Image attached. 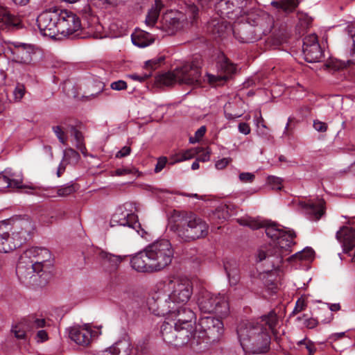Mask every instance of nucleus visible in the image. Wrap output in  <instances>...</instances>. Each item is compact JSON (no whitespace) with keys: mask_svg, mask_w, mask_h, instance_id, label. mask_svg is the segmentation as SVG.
<instances>
[{"mask_svg":"<svg viewBox=\"0 0 355 355\" xmlns=\"http://www.w3.org/2000/svg\"><path fill=\"white\" fill-rule=\"evenodd\" d=\"M279 320L274 311L253 321L241 322L236 329L243 349L250 354H263L270 350V334H277Z\"/></svg>","mask_w":355,"mask_h":355,"instance_id":"f257e3e1","label":"nucleus"},{"mask_svg":"<svg viewBox=\"0 0 355 355\" xmlns=\"http://www.w3.org/2000/svg\"><path fill=\"white\" fill-rule=\"evenodd\" d=\"M157 293L148 302L149 309L156 315L164 316L174 311L175 306L184 305L193 294V284L187 278L171 277L157 284Z\"/></svg>","mask_w":355,"mask_h":355,"instance_id":"f03ea898","label":"nucleus"},{"mask_svg":"<svg viewBox=\"0 0 355 355\" xmlns=\"http://www.w3.org/2000/svg\"><path fill=\"white\" fill-rule=\"evenodd\" d=\"M51 257V252L45 248L31 247L25 250L16 268L19 280L40 286L45 285L49 277L46 268Z\"/></svg>","mask_w":355,"mask_h":355,"instance_id":"7ed1b4c3","label":"nucleus"},{"mask_svg":"<svg viewBox=\"0 0 355 355\" xmlns=\"http://www.w3.org/2000/svg\"><path fill=\"white\" fill-rule=\"evenodd\" d=\"M174 249L168 239H158L135 254L130 259L132 268L140 272H159L168 266Z\"/></svg>","mask_w":355,"mask_h":355,"instance_id":"20e7f679","label":"nucleus"},{"mask_svg":"<svg viewBox=\"0 0 355 355\" xmlns=\"http://www.w3.org/2000/svg\"><path fill=\"white\" fill-rule=\"evenodd\" d=\"M171 230L180 241L188 243L206 237L209 232V225L195 214L189 213L176 220Z\"/></svg>","mask_w":355,"mask_h":355,"instance_id":"39448f33","label":"nucleus"},{"mask_svg":"<svg viewBox=\"0 0 355 355\" xmlns=\"http://www.w3.org/2000/svg\"><path fill=\"white\" fill-rule=\"evenodd\" d=\"M198 329L193 326L191 329L187 325L171 324L164 322L161 327V334L163 340L175 347H180L188 343L192 347L195 343L199 344L198 340H196Z\"/></svg>","mask_w":355,"mask_h":355,"instance_id":"423d86ee","label":"nucleus"},{"mask_svg":"<svg viewBox=\"0 0 355 355\" xmlns=\"http://www.w3.org/2000/svg\"><path fill=\"white\" fill-rule=\"evenodd\" d=\"M296 236L294 232L285 230L274 243L267 249H260L258 252L259 261L270 259L272 266H278L282 262L283 257L290 253L291 247L295 244L293 239Z\"/></svg>","mask_w":355,"mask_h":355,"instance_id":"0eeeda50","label":"nucleus"},{"mask_svg":"<svg viewBox=\"0 0 355 355\" xmlns=\"http://www.w3.org/2000/svg\"><path fill=\"white\" fill-rule=\"evenodd\" d=\"M197 303L200 311L205 313H216L220 318L227 317L230 313L227 297L220 293L202 290L199 292Z\"/></svg>","mask_w":355,"mask_h":355,"instance_id":"6e6552de","label":"nucleus"},{"mask_svg":"<svg viewBox=\"0 0 355 355\" xmlns=\"http://www.w3.org/2000/svg\"><path fill=\"white\" fill-rule=\"evenodd\" d=\"M128 205V204H125L123 207H120L116 209L110 220V226H128L135 229L142 238L147 239L148 233L141 227L140 224L137 221V216L128 211L126 207Z\"/></svg>","mask_w":355,"mask_h":355,"instance_id":"1a4fd4ad","label":"nucleus"},{"mask_svg":"<svg viewBox=\"0 0 355 355\" xmlns=\"http://www.w3.org/2000/svg\"><path fill=\"white\" fill-rule=\"evenodd\" d=\"M199 329L198 332V338L207 337V338L215 341L218 340L223 334V323L216 318L211 316H205L200 318L198 322Z\"/></svg>","mask_w":355,"mask_h":355,"instance_id":"9d476101","label":"nucleus"},{"mask_svg":"<svg viewBox=\"0 0 355 355\" xmlns=\"http://www.w3.org/2000/svg\"><path fill=\"white\" fill-rule=\"evenodd\" d=\"M59 15L58 10H46L37 18V26L44 36L56 38L58 36Z\"/></svg>","mask_w":355,"mask_h":355,"instance_id":"9b49d317","label":"nucleus"},{"mask_svg":"<svg viewBox=\"0 0 355 355\" xmlns=\"http://www.w3.org/2000/svg\"><path fill=\"white\" fill-rule=\"evenodd\" d=\"M58 35L69 36L79 31L81 27L80 18L73 12L63 10L58 12Z\"/></svg>","mask_w":355,"mask_h":355,"instance_id":"f8f14e48","label":"nucleus"},{"mask_svg":"<svg viewBox=\"0 0 355 355\" xmlns=\"http://www.w3.org/2000/svg\"><path fill=\"white\" fill-rule=\"evenodd\" d=\"M232 31L235 38L241 43H252L260 39L252 20L248 19V15L246 21L235 22Z\"/></svg>","mask_w":355,"mask_h":355,"instance_id":"ddd939ff","label":"nucleus"},{"mask_svg":"<svg viewBox=\"0 0 355 355\" xmlns=\"http://www.w3.org/2000/svg\"><path fill=\"white\" fill-rule=\"evenodd\" d=\"M245 4V0H220L216 4L215 8L221 17H227L234 20L241 15Z\"/></svg>","mask_w":355,"mask_h":355,"instance_id":"4468645a","label":"nucleus"},{"mask_svg":"<svg viewBox=\"0 0 355 355\" xmlns=\"http://www.w3.org/2000/svg\"><path fill=\"white\" fill-rule=\"evenodd\" d=\"M179 84L195 85L200 82V68L194 63H186L175 69Z\"/></svg>","mask_w":355,"mask_h":355,"instance_id":"2eb2a0df","label":"nucleus"},{"mask_svg":"<svg viewBox=\"0 0 355 355\" xmlns=\"http://www.w3.org/2000/svg\"><path fill=\"white\" fill-rule=\"evenodd\" d=\"M95 334L96 331H93L87 324L73 326L69 329V338L77 345L83 347L88 346L91 343Z\"/></svg>","mask_w":355,"mask_h":355,"instance_id":"dca6fc26","label":"nucleus"},{"mask_svg":"<svg viewBox=\"0 0 355 355\" xmlns=\"http://www.w3.org/2000/svg\"><path fill=\"white\" fill-rule=\"evenodd\" d=\"M184 16L181 12L169 11L163 15L161 28L168 35H173L183 27Z\"/></svg>","mask_w":355,"mask_h":355,"instance_id":"f3484780","label":"nucleus"},{"mask_svg":"<svg viewBox=\"0 0 355 355\" xmlns=\"http://www.w3.org/2000/svg\"><path fill=\"white\" fill-rule=\"evenodd\" d=\"M248 19L252 20L257 33L259 34V38L262 35L269 33L274 26L273 18L266 12H261L260 14L252 12L248 14Z\"/></svg>","mask_w":355,"mask_h":355,"instance_id":"a211bd4d","label":"nucleus"},{"mask_svg":"<svg viewBox=\"0 0 355 355\" xmlns=\"http://www.w3.org/2000/svg\"><path fill=\"white\" fill-rule=\"evenodd\" d=\"M168 314L175 317V322L174 324H179V326L187 325V327L189 329L190 327V329L193 328V326H196V315L189 308L184 306H180V307L175 306L174 311H171Z\"/></svg>","mask_w":355,"mask_h":355,"instance_id":"6ab92c4d","label":"nucleus"},{"mask_svg":"<svg viewBox=\"0 0 355 355\" xmlns=\"http://www.w3.org/2000/svg\"><path fill=\"white\" fill-rule=\"evenodd\" d=\"M10 230H12V239H16L15 243H20V245L27 239L33 230V225L28 218L13 220V224Z\"/></svg>","mask_w":355,"mask_h":355,"instance_id":"aec40b11","label":"nucleus"},{"mask_svg":"<svg viewBox=\"0 0 355 355\" xmlns=\"http://www.w3.org/2000/svg\"><path fill=\"white\" fill-rule=\"evenodd\" d=\"M10 50L13 61L23 64H30L32 62L35 53L31 46L24 44L14 45Z\"/></svg>","mask_w":355,"mask_h":355,"instance_id":"412c9836","label":"nucleus"},{"mask_svg":"<svg viewBox=\"0 0 355 355\" xmlns=\"http://www.w3.org/2000/svg\"><path fill=\"white\" fill-rule=\"evenodd\" d=\"M10 225L0 222V252L8 253L20 246V243H15L10 237Z\"/></svg>","mask_w":355,"mask_h":355,"instance_id":"4be33fe9","label":"nucleus"},{"mask_svg":"<svg viewBox=\"0 0 355 355\" xmlns=\"http://www.w3.org/2000/svg\"><path fill=\"white\" fill-rule=\"evenodd\" d=\"M336 239L343 244L345 253H349L355 247V230L344 226L336 232Z\"/></svg>","mask_w":355,"mask_h":355,"instance_id":"5701e85b","label":"nucleus"},{"mask_svg":"<svg viewBox=\"0 0 355 355\" xmlns=\"http://www.w3.org/2000/svg\"><path fill=\"white\" fill-rule=\"evenodd\" d=\"M98 256L102 261L103 266L109 272L116 270L120 263L125 258V256L116 255L105 251L100 252Z\"/></svg>","mask_w":355,"mask_h":355,"instance_id":"b1692460","label":"nucleus"},{"mask_svg":"<svg viewBox=\"0 0 355 355\" xmlns=\"http://www.w3.org/2000/svg\"><path fill=\"white\" fill-rule=\"evenodd\" d=\"M218 69L224 73V75L209 76L210 82H218L220 80H226L229 76L236 71L235 65L225 57H223L218 63Z\"/></svg>","mask_w":355,"mask_h":355,"instance_id":"393cba45","label":"nucleus"},{"mask_svg":"<svg viewBox=\"0 0 355 355\" xmlns=\"http://www.w3.org/2000/svg\"><path fill=\"white\" fill-rule=\"evenodd\" d=\"M300 205L306 213L310 216V219L312 220H319L324 214V202L322 201L301 202Z\"/></svg>","mask_w":355,"mask_h":355,"instance_id":"a878e982","label":"nucleus"},{"mask_svg":"<svg viewBox=\"0 0 355 355\" xmlns=\"http://www.w3.org/2000/svg\"><path fill=\"white\" fill-rule=\"evenodd\" d=\"M0 23L8 28H17L20 26L21 20L11 14L7 8L0 6Z\"/></svg>","mask_w":355,"mask_h":355,"instance_id":"bb28decb","label":"nucleus"},{"mask_svg":"<svg viewBox=\"0 0 355 355\" xmlns=\"http://www.w3.org/2000/svg\"><path fill=\"white\" fill-rule=\"evenodd\" d=\"M304 59L308 62H318L322 60L323 53L320 44L304 47Z\"/></svg>","mask_w":355,"mask_h":355,"instance_id":"cd10ccee","label":"nucleus"},{"mask_svg":"<svg viewBox=\"0 0 355 355\" xmlns=\"http://www.w3.org/2000/svg\"><path fill=\"white\" fill-rule=\"evenodd\" d=\"M132 41L134 45L139 47H146L153 42L152 36L146 32L139 31L132 35Z\"/></svg>","mask_w":355,"mask_h":355,"instance_id":"c85d7f7f","label":"nucleus"},{"mask_svg":"<svg viewBox=\"0 0 355 355\" xmlns=\"http://www.w3.org/2000/svg\"><path fill=\"white\" fill-rule=\"evenodd\" d=\"M6 170L8 172L7 174L10 179L9 181L10 182L12 189H35V187L33 186H26L23 184V180L21 174H17L10 168H7Z\"/></svg>","mask_w":355,"mask_h":355,"instance_id":"c756f323","label":"nucleus"},{"mask_svg":"<svg viewBox=\"0 0 355 355\" xmlns=\"http://www.w3.org/2000/svg\"><path fill=\"white\" fill-rule=\"evenodd\" d=\"M112 347L114 354L116 353V355H129L132 351V345L126 339L117 341Z\"/></svg>","mask_w":355,"mask_h":355,"instance_id":"7c9ffc66","label":"nucleus"},{"mask_svg":"<svg viewBox=\"0 0 355 355\" xmlns=\"http://www.w3.org/2000/svg\"><path fill=\"white\" fill-rule=\"evenodd\" d=\"M297 0H280L279 1H272L271 5L277 8L282 9L286 13L293 12L298 6Z\"/></svg>","mask_w":355,"mask_h":355,"instance_id":"2f4dec72","label":"nucleus"},{"mask_svg":"<svg viewBox=\"0 0 355 355\" xmlns=\"http://www.w3.org/2000/svg\"><path fill=\"white\" fill-rule=\"evenodd\" d=\"M227 26L224 21L218 19H213L208 24V31L215 37H223Z\"/></svg>","mask_w":355,"mask_h":355,"instance_id":"473e14b6","label":"nucleus"},{"mask_svg":"<svg viewBox=\"0 0 355 355\" xmlns=\"http://www.w3.org/2000/svg\"><path fill=\"white\" fill-rule=\"evenodd\" d=\"M161 8V1L155 0V6L149 10L145 20L148 26H153L156 24Z\"/></svg>","mask_w":355,"mask_h":355,"instance_id":"72a5a7b5","label":"nucleus"},{"mask_svg":"<svg viewBox=\"0 0 355 355\" xmlns=\"http://www.w3.org/2000/svg\"><path fill=\"white\" fill-rule=\"evenodd\" d=\"M348 34L351 37V40L352 42V49L351 50V57L352 58L347 60L346 62H340L337 65V68H345L349 66L351 64H355V32L353 30L348 28Z\"/></svg>","mask_w":355,"mask_h":355,"instance_id":"f704fd0d","label":"nucleus"},{"mask_svg":"<svg viewBox=\"0 0 355 355\" xmlns=\"http://www.w3.org/2000/svg\"><path fill=\"white\" fill-rule=\"evenodd\" d=\"M263 227L266 228V234L268 237L273 240H277L285 230V229L279 228V225L276 224H267L266 223Z\"/></svg>","mask_w":355,"mask_h":355,"instance_id":"c9c22d12","label":"nucleus"},{"mask_svg":"<svg viewBox=\"0 0 355 355\" xmlns=\"http://www.w3.org/2000/svg\"><path fill=\"white\" fill-rule=\"evenodd\" d=\"M159 82L166 86H171L174 83H178L175 70L174 69L172 71H169L161 76L159 78Z\"/></svg>","mask_w":355,"mask_h":355,"instance_id":"e433bc0d","label":"nucleus"},{"mask_svg":"<svg viewBox=\"0 0 355 355\" xmlns=\"http://www.w3.org/2000/svg\"><path fill=\"white\" fill-rule=\"evenodd\" d=\"M78 187L77 184L73 183H69L60 187L57 190V194L60 197H66L74 193L78 190Z\"/></svg>","mask_w":355,"mask_h":355,"instance_id":"4c0bfd02","label":"nucleus"},{"mask_svg":"<svg viewBox=\"0 0 355 355\" xmlns=\"http://www.w3.org/2000/svg\"><path fill=\"white\" fill-rule=\"evenodd\" d=\"M198 153V151L194 148H191L189 150H187L185 151H183L182 153H180L179 154H177L175 156L174 161L172 162V164L177 163V162H181L187 159H190Z\"/></svg>","mask_w":355,"mask_h":355,"instance_id":"58836bf2","label":"nucleus"},{"mask_svg":"<svg viewBox=\"0 0 355 355\" xmlns=\"http://www.w3.org/2000/svg\"><path fill=\"white\" fill-rule=\"evenodd\" d=\"M239 223L245 226H248L252 230H258L261 227H263L265 226V222H261L257 219L253 218H241L238 220Z\"/></svg>","mask_w":355,"mask_h":355,"instance_id":"ea45409f","label":"nucleus"},{"mask_svg":"<svg viewBox=\"0 0 355 355\" xmlns=\"http://www.w3.org/2000/svg\"><path fill=\"white\" fill-rule=\"evenodd\" d=\"M313 255L314 251L311 248H307L292 255L289 260L293 261L297 259L300 260H309L313 257Z\"/></svg>","mask_w":355,"mask_h":355,"instance_id":"a19ab883","label":"nucleus"},{"mask_svg":"<svg viewBox=\"0 0 355 355\" xmlns=\"http://www.w3.org/2000/svg\"><path fill=\"white\" fill-rule=\"evenodd\" d=\"M80 158L79 153L72 148H68L64 152V161L69 164H75Z\"/></svg>","mask_w":355,"mask_h":355,"instance_id":"79ce46f5","label":"nucleus"},{"mask_svg":"<svg viewBox=\"0 0 355 355\" xmlns=\"http://www.w3.org/2000/svg\"><path fill=\"white\" fill-rule=\"evenodd\" d=\"M26 323V320H24L12 328V331L17 338L23 339L25 338L26 329H28L27 327L25 329V326H27Z\"/></svg>","mask_w":355,"mask_h":355,"instance_id":"37998d69","label":"nucleus"},{"mask_svg":"<svg viewBox=\"0 0 355 355\" xmlns=\"http://www.w3.org/2000/svg\"><path fill=\"white\" fill-rule=\"evenodd\" d=\"M27 328L31 329L42 328L46 326V320L44 318H37L34 316H31L26 321Z\"/></svg>","mask_w":355,"mask_h":355,"instance_id":"c03bdc74","label":"nucleus"},{"mask_svg":"<svg viewBox=\"0 0 355 355\" xmlns=\"http://www.w3.org/2000/svg\"><path fill=\"white\" fill-rule=\"evenodd\" d=\"M72 130L73 132L75 139L76 141L77 148H78L83 153H84V150H86V148L83 144V136L82 132L78 130L74 127L72 128Z\"/></svg>","mask_w":355,"mask_h":355,"instance_id":"a18cd8bd","label":"nucleus"},{"mask_svg":"<svg viewBox=\"0 0 355 355\" xmlns=\"http://www.w3.org/2000/svg\"><path fill=\"white\" fill-rule=\"evenodd\" d=\"M52 130L57 138L63 145H66L67 143V134L63 130L62 128L60 125L53 126Z\"/></svg>","mask_w":355,"mask_h":355,"instance_id":"49530a36","label":"nucleus"},{"mask_svg":"<svg viewBox=\"0 0 355 355\" xmlns=\"http://www.w3.org/2000/svg\"><path fill=\"white\" fill-rule=\"evenodd\" d=\"M297 17L299 19V26L303 31L306 29L312 22L311 17H309L306 14L297 13Z\"/></svg>","mask_w":355,"mask_h":355,"instance_id":"de8ad7c7","label":"nucleus"},{"mask_svg":"<svg viewBox=\"0 0 355 355\" xmlns=\"http://www.w3.org/2000/svg\"><path fill=\"white\" fill-rule=\"evenodd\" d=\"M25 87L23 84L17 83L14 91L13 96L15 101H20L21 99L24 97L25 94Z\"/></svg>","mask_w":355,"mask_h":355,"instance_id":"09e8293b","label":"nucleus"},{"mask_svg":"<svg viewBox=\"0 0 355 355\" xmlns=\"http://www.w3.org/2000/svg\"><path fill=\"white\" fill-rule=\"evenodd\" d=\"M306 306L307 304L305 300L303 297H300L296 301L295 306L292 312V314L295 315L300 313L306 309Z\"/></svg>","mask_w":355,"mask_h":355,"instance_id":"8fccbe9b","label":"nucleus"},{"mask_svg":"<svg viewBox=\"0 0 355 355\" xmlns=\"http://www.w3.org/2000/svg\"><path fill=\"white\" fill-rule=\"evenodd\" d=\"M8 172L4 170L0 173V187L1 188L7 189L12 188L9 178L8 176Z\"/></svg>","mask_w":355,"mask_h":355,"instance_id":"3c124183","label":"nucleus"},{"mask_svg":"<svg viewBox=\"0 0 355 355\" xmlns=\"http://www.w3.org/2000/svg\"><path fill=\"white\" fill-rule=\"evenodd\" d=\"M315 44H319L318 36L315 34H311L304 37L303 41V48L313 46Z\"/></svg>","mask_w":355,"mask_h":355,"instance_id":"603ef678","label":"nucleus"},{"mask_svg":"<svg viewBox=\"0 0 355 355\" xmlns=\"http://www.w3.org/2000/svg\"><path fill=\"white\" fill-rule=\"evenodd\" d=\"M164 58L160 57L159 58H153L152 60H148L145 63V67L147 69H150L151 70H154L157 69L159 64L163 62Z\"/></svg>","mask_w":355,"mask_h":355,"instance_id":"864d4df0","label":"nucleus"},{"mask_svg":"<svg viewBox=\"0 0 355 355\" xmlns=\"http://www.w3.org/2000/svg\"><path fill=\"white\" fill-rule=\"evenodd\" d=\"M268 182L272 187V189L279 190L282 189V179L275 176H269Z\"/></svg>","mask_w":355,"mask_h":355,"instance_id":"5fc2aeb1","label":"nucleus"},{"mask_svg":"<svg viewBox=\"0 0 355 355\" xmlns=\"http://www.w3.org/2000/svg\"><path fill=\"white\" fill-rule=\"evenodd\" d=\"M110 87L114 90L121 91L126 89L128 87V85L125 81L119 80L112 83L110 85Z\"/></svg>","mask_w":355,"mask_h":355,"instance_id":"6e6d98bb","label":"nucleus"},{"mask_svg":"<svg viewBox=\"0 0 355 355\" xmlns=\"http://www.w3.org/2000/svg\"><path fill=\"white\" fill-rule=\"evenodd\" d=\"M232 161V159L231 157H224L218 160L215 164V166L217 169L222 170L230 164Z\"/></svg>","mask_w":355,"mask_h":355,"instance_id":"4d7b16f0","label":"nucleus"},{"mask_svg":"<svg viewBox=\"0 0 355 355\" xmlns=\"http://www.w3.org/2000/svg\"><path fill=\"white\" fill-rule=\"evenodd\" d=\"M314 129L320 132H324L327 130L328 125L326 123L319 120H315L313 121Z\"/></svg>","mask_w":355,"mask_h":355,"instance_id":"13d9d810","label":"nucleus"},{"mask_svg":"<svg viewBox=\"0 0 355 355\" xmlns=\"http://www.w3.org/2000/svg\"><path fill=\"white\" fill-rule=\"evenodd\" d=\"M239 178L243 182H252L255 175L251 173L243 172L239 174Z\"/></svg>","mask_w":355,"mask_h":355,"instance_id":"bf43d9fd","label":"nucleus"},{"mask_svg":"<svg viewBox=\"0 0 355 355\" xmlns=\"http://www.w3.org/2000/svg\"><path fill=\"white\" fill-rule=\"evenodd\" d=\"M206 128L205 126H201L195 133V139L191 137L190 142L194 143L198 141L205 134Z\"/></svg>","mask_w":355,"mask_h":355,"instance_id":"052dcab7","label":"nucleus"},{"mask_svg":"<svg viewBox=\"0 0 355 355\" xmlns=\"http://www.w3.org/2000/svg\"><path fill=\"white\" fill-rule=\"evenodd\" d=\"M167 163V158L166 157H161L157 159V164L155 168V173L160 172L166 166Z\"/></svg>","mask_w":355,"mask_h":355,"instance_id":"680f3d73","label":"nucleus"},{"mask_svg":"<svg viewBox=\"0 0 355 355\" xmlns=\"http://www.w3.org/2000/svg\"><path fill=\"white\" fill-rule=\"evenodd\" d=\"M135 171L134 168H117L113 172V175H117V176H122L128 174L133 173Z\"/></svg>","mask_w":355,"mask_h":355,"instance_id":"e2e57ef3","label":"nucleus"},{"mask_svg":"<svg viewBox=\"0 0 355 355\" xmlns=\"http://www.w3.org/2000/svg\"><path fill=\"white\" fill-rule=\"evenodd\" d=\"M131 152V148L130 146L123 147L116 155V157H124L130 155Z\"/></svg>","mask_w":355,"mask_h":355,"instance_id":"0e129e2a","label":"nucleus"},{"mask_svg":"<svg viewBox=\"0 0 355 355\" xmlns=\"http://www.w3.org/2000/svg\"><path fill=\"white\" fill-rule=\"evenodd\" d=\"M239 131L244 135H248L250 132V125L247 123H240L239 124Z\"/></svg>","mask_w":355,"mask_h":355,"instance_id":"69168bd1","label":"nucleus"},{"mask_svg":"<svg viewBox=\"0 0 355 355\" xmlns=\"http://www.w3.org/2000/svg\"><path fill=\"white\" fill-rule=\"evenodd\" d=\"M318 324V321L315 318H308L304 321V325L309 329H313Z\"/></svg>","mask_w":355,"mask_h":355,"instance_id":"338daca9","label":"nucleus"},{"mask_svg":"<svg viewBox=\"0 0 355 355\" xmlns=\"http://www.w3.org/2000/svg\"><path fill=\"white\" fill-rule=\"evenodd\" d=\"M37 342H44L48 340V334L45 330H40L37 333Z\"/></svg>","mask_w":355,"mask_h":355,"instance_id":"774afa93","label":"nucleus"}]
</instances>
